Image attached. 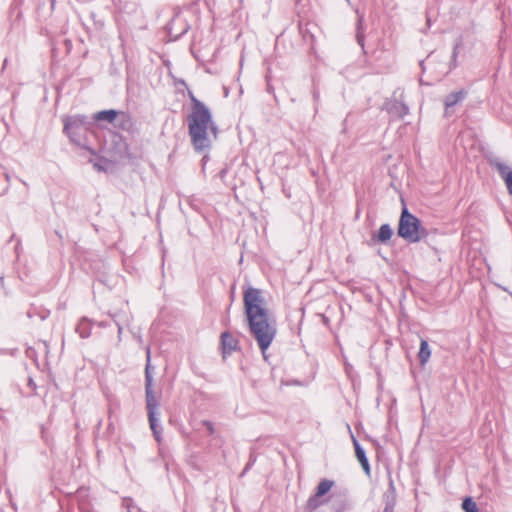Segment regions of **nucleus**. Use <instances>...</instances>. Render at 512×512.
Wrapping results in <instances>:
<instances>
[{"label":"nucleus","mask_w":512,"mask_h":512,"mask_svg":"<svg viewBox=\"0 0 512 512\" xmlns=\"http://www.w3.org/2000/svg\"><path fill=\"white\" fill-rule=\"evenodd\" d=\"M243 302L249 331L266 358V350L277 334L276 321L264 307L265 300L260 289L248 287L244 291Z\"/></svg>","instance_id":"obj_1"},{"label":"nucleus","mask_w":512,"mask_h":512,"mask_svg":"<svg viewBox=\"0 0 512 512\" xmlns=\"http://www.w3.org/2000/svg\"><path fill=\"white\" fill-rule=\"evenodd\" d=\"M189 98L191 100V111L187 116L188 133L194 149L197 152H203L211 147L208 132L210 131L216 138L218 127L213 121L210 109L197 99L191 91H189Z\"/></svg>","instance_id":"obj_2"},{"label":"nucleus","mask_w":512,"mask_h":512,"mask_svg":"<svg viewBox=\"0 0 512 512\" xmlns=\"http://www.w3.org/2000/svg\"><path fill=\"white\" fill-rule=\"evenodd\" d=\"M151 365V351L150 347L146 350V366H145V400L147 415L150 428L153 432L155 440L160 443L162 440V427L159 424V402L153 390V375Z\"/></svg>","instance_id":"obj_3"},{"label":"nucleus","mask_w":512,"mask_h":512,"mask_svg":"<svg viewBox=\"0 0 512 512\" xmlns=\"http://www.w3.org/2000/svg\"><path fill=\"white\" fill-rule=\"evenodd\" d=\"M397 234L409 243H417L427 236V230L418 217L409 212L404 205L400 215Z\"/></svg>","instance_id":"obj_4"},{"label":"nucleus","mask_w":512,"mask_h":512,"mask_svg":"<svg viewBox=\"0 0 512 512\" xmlns=\"http://www.w3.org/2000/svg\"><path fill=\"white\" fill-rule=\"evenodd\" d=\"M63 123V131L70 141L79 146H84V141L91 128L88 117L84 115L69 116L63 119Z\"/></svg>","instance_id":"obj_5"},{"label":"nucleus","mask_w":512,"mask_h":512,"mask_svg":"<svg viewBox=\"0 0 512 512\" xmlns=\"http://www.w3.org/2000/svg\"><path fill=\"white\" fill-rule=\"evenodd\" d=\"M488 162L491 167L497 170L498 174L505 182L509 194L512 195V170H509L508 166L498 157H490L488 158Z\"/></svg>","instance_id":"obj_6"},{"label":"nucleus","mask_w":512,"mask_h":512,"mask_svg":"<svg viewBox=\"0 0 512 512\" xmlns=\"http://www.w3.org/2000/svg\"><path fill=\"white\" fill-rule=\"evenodd\" d=\"M384 108L391 117L396 119H402L409 113L408 106L404 102L396 99L387 100L384 104Z\"/></svg>","instance_id":"obj_7"},{"label":"nucleus","mask_w":512,"mask_h":512,"mask_svg":"<svg viewBox=\"0 0 512 512\" xmlns=\"http://www.w3.org/2000/svg\"><path fill=\"white\" fill-rule=\"evenodd\" d=\"M396 488L394 485L393 478L391 474H388V490L383 495V501L385 504L383 512H394V508L396 505Z\"/></svg>","instance_id":"obj_8"},{"label":"nucleus","mask_w":512,"mask_h":512,"mask_svg":"<svg viewBox=\"0 0 512 512\" xmlns=\"http://www.w3.org/2000/svg\"><path fill=\"white\" fill-rule=\"evenodd\" d=\"M468 95V91L464 88L451 92L445 97L444 106H445V116H450V109L457 104L461 103Z\"/></svg>","instance_id":"obj_9"},{"label":"nucleus","mask_w":512,"mask_h":512,"mask_svg":"<svg viewBox=\"0 0 512 512\" xmlns=\"http://www.w3.org/2000/svg\"><path fill=\"white\" fill-rule=\"evenodd\" d=\"M239 341L228 331L221 334L223 354H231L238 349Z\"/></svg>","instance_id":"obj_10"},{"label":"nucleus","mask_w":512,"mask_h":512,"mask_svg":"<svg viewBox=\"0 0 512 512\" xmlns=\"http://www.w3.org/2000/svg\"><path fill=\"white\" fill-rule=\"evenodd\" d=\"M353 444H354V448H355L356 457H357L358 461L360 462L364 472L369 476L370 475V465H369L368 458L366 456V452L362 448V446L359 444L357 439L354 437H353Z\"/></svg>","instance_id":"obj_11"},{"label":"nucleus","mask_w":512,"mask_h":512,"mask_svg":"<svg viewBox=\"0 0 512 512\" xmlns=\"http://www.w3.org/2000/svg\"><path fill=\"white\" fill-rule=\"evenodd\" d=\"M393 236V230L389 224H382L376 235L372 236V240L378 243L385 244Z\"/></svg>","instance_id":"obj_12"},{"label":"nucleus","mask_w":512,"mask_h":512,"mask_svg":"<svg viewBox=\"0 0 512 512\" xmlns=\"http://www.w3.org/2000/svg\"><path fill=\"white\" fill-rule=\"evenodd\" d=\"M91 325L92 323L90 319H88L87 317H83L76 325L75 331L79 334L81 338L86 339L91 335Z\"/></svg>","instance_id":"obj_13"},{"label":"nucleus","mask_w":512,"mask_h":512,"mask_svg":"<svg viewBox=\"0 0 512 512\" xmlns=\"http://www.w3.org/2000/svg\"><path fill=\"white\" fill-rule=\"evenodd\" d=\"M430 356H431V349L429 347L428 341L425 339H421L420 349L418 352V358H419L420 364L422 366H424L430 359Z\"/></svg>","instance_id":"obj_14"},{"label":"nucleus","mask_w":512,"mask_h":512,"mask_svg":"<svg viewBox=\"0 0 512 512\" xmlns=\"http://www.w3.org/2000/svg\"><path fill=\"white\" fill-rule=\"evenodd\" d=\"M118 114L119 112L114 109L102 110L94 115V120L99 122L106 121L108 123H112L117 118Z\"/></svg>","instance_id":"obj_15"},{"label":"nucleus","mask_w":512,"mask_h":512,"mask_svg":"<svg viewBox=\"0 0 512 512\" xmlns=\"http://www.w3.org/2000/svg\"><path fill=\"white\" fill-rule=\"evenodd\" d=\"M333 485H334V481L329 480V479H323L317 485L315 494L317 496L323 497L325 494H327L331 490Z\"/></svg>","instance_id":"obj_16"},{"label":"nucleus","mask_w":512,"mask_h":512,"mask_svg":"<svg viewBox=\"0 0 512 512\" xmlns=\"http://www.w3.org/2000/svg\"><path fill=\"white\" fill-rule=\"evenodd\" d=\"M462 43H463L462 37H458L454 43L453 51H452V55H451L450 67H449L450 70H452L458 66L457 58H458L459 49L462 46Z\"/></svg>","instance_id":"obj_17"},{"label":"nucleus","mask_w":512,"mask_h":512,"mask_svg":"<svg viewBox=\"0 0 512 512\" xmlns=\"http://www.w3.org/2000/svg\"><path fill=\"white\" fill-rule=\"evenodd\" d=\"M321 498L322 497L317 496L315 493L313 495H311L307 501L306 509L309 512L316 510L318 507H320L324 503V500H322Z\"/></svg>","instance_id":"obj_18"},{"label":"nucleus","mask_w":512,"mask_h":512,"mask_svg":"<svg viewBox=\"0 0 512 512\" xmlns=\"http://www.w3.org/2000/svg\"><path fill=\"white\" fill-rule=\"evenodd\" d=\"M462 509L465 512H478V507L476 502L472 497H465L462 502Z\"/></svg>","instance_id":"obj_19"},{"label":"nucleus","mask_w":512,"mask_h":512,"mask_svg":"<svg viewBox=\"0 0 512 512\" xmlns=\"http://www.w3.org/2000/svg\"><path fill=\"white\" fill-rule=\"evenodd\" d=\"M363 17L360 16L357 22L356 40L361 47H364L365 36L362 31Z\"/></svg>","instance_id":"obj_20"},{"label":"nucleus","mask_w":512,"mask_h":512,"mask_svg":"<svg viewBox=\"0 0 512 512\" xmlns=\"http://www.w3.org/2000/svg\"><path fill=\"white\" fill-rule=\"evenodd\" d=\"M109 316L113 319L114 322H115V319H118L120 321L126 320V323L129 322V317L126 313L114 312V313H109Z\"/></svg>","instance_id":"obj_21"},{"label":"nucleus","mask_w":512,"mask_h":512,"mask_svg":"<svg viewBox=\"0 0 512 512\" xmlns=\"http://www.w3.org/2000/svg\"><path fill=\"white\" fill-rule=\"evenodd\" d=\"M6 183H3V175L0 174V196L8 189L9 175L5 174Z\"/></svg>","instance_id":"obj_22"},{"label":"nucleus","mask_w":512,"mask_h":512,"mask_svg":"<svg viewBox=\"0 0 512 512\" xmlns=\"http://www.w3.org/2000/svg\"><path fill=\"white\" fill-rule=\"evenodd\" d=\"M133 505V500L131 498H124L122 500V507H124L127 512H131L130 509Z\"/></svg>","instance_id":"obj_23"},{"label":"nucleus","mask_w":512,"mask_h":512,"mask_svg":"<svg viewBox=\"0 0 512 512\" xmlns=\"http://www.w3.org/2000/svg\"><path fill=\"white\" fill-rule=\"evenodd\" d=\"M115 324L118 328V335L120 336L122 334V331H123V325L127 324L126 323V320H118V319H115Z\"/></svg>","instance_id":"obj_24"},{"label":"nucleus","mask_w":512,"mask_h":512,"mask_svg":"<svg viewBox=\"0 0 512 512\" xmlns=\"http://www.w3.org/2000/svg\"><path fill=\"white\" fill-rule=\"evenodd\" d=\"M202 424L207 428L209 434L214 433V426H213L212 422H210L208 420H203Z\"/></svg>","instance_id":"obj_25"},{"label":"nucleus","mask_w":512,"mask_h":512,"mask_svg":"<svg viewBox=\"0 0 512 512\" xmlns=\"http://www.w3.org/2000/svg\"><path fill=\"white\" fill-rule=\"evenodd\" d=\"M226 174H227V169H226V168H224V169H222V170L219 172V177H220L221 179H223V178H225Z\"/></svg>","instance_id":"obj_26"},{"label":"nucleus","mask_w":512,"mask_h":512,"mask_svg":"<svg viewBox=\"0 0 512 512\" xmlns=\"http://www.w3.org/2000/svg\"><path fill=\"white\" fill-rule=\"evenodd\" d=\"M8 59H4L2 69H5L7 66Z\"/></svg>","instance_id":"obj_27"},{"label":"nucleus","mask_w":512,"mask_h":512,"mask_svg":"<svg viewBox=\"0 0 512 512\" xmlns=\"http://www.w3.org/2000/svg\"><path fill=\"white\" fill-rule=\"evenodd\" d=\"M251 466H252V463H250V462H249V463L246 465V467H245V469H244V471H243V472H246V471H247Z\"/></svg>","instance_id":"obj_28"},{"label":"nucleus","mask_w":512,"mask_h":512,"mask_svg":"<svg viewBox=\"0 0 512 512\" xmlns=\"http://www.w3.org/2000/svg\"><path fill=\"white\" fill-rule=\"evenodd\" d=\"M251 466H252V463H250V462H249V463L246 465V467H245V469H244V471H243V472H246V471H247Z\"/></svg>","instance_id":"obj_29"},{"label":"nucleus","mask_w":512,"mask_h":512,"mask_svg":"<svg viewBox=\"0 0 512 512\" xmlns=\"http://www.w3.org/2000/svg\"><path fill=\"white\" fill-rule=\"evenodd\" d=\"M29 385H30V386H33L34 388L36 387V385H35V383L33 382V380H32V379H29Z\"/></svg>","instance_id":"obj_30"},{"label":"nucleus","mask_w":512,"mask_h":512,"mask_svg":"<svg viewBox=\"0 0 512 512\" xmlns=\"http://www.w3.org/2000/svg\"><path fill=\"white\" fill-rule=\"evenodd\" d=\"M113 425L112 423L110 422L109 425H108V429H112Z\"/></svg>","instance_id":"obj_31"},{"label":"nucleus","mask_w":512,"mask_h":512,"mask_svg":"<svg viewBox=\"0 0 512 512\" xmlns=\"http://www.w3.org/2000/svg\"><path fill=\"white\" fill-rule=\"evenodd\" d=\"M111 414H112V409L110 408L109 409V418L111 417Z\"/></svg>","instance_id":"obj_32"}]
</instances>
